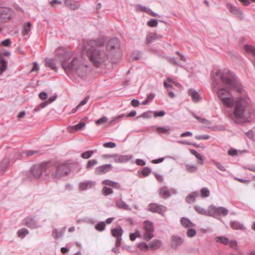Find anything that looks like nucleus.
Returning a JSON list of instances; mask_svg holds the SVG:
<instances>
[{
	"label": "nucleus",
	"mask_w": 255,
	"mask_h": 255,
	"mask_svg": "<svg viewBox=\"0 0 255 255\" xmlns=\"http://www.w3.org/2000/svg\"><path fill=\"white\" fill-rule=\"evenodd\" d=\"M216 75L222 83V87L217 90L218 97L225 107L232 108L234 106L235 101L233 99L230 91L235 90L241 93L243 91L242 87L236 76L230 71L219 70L216 72Z\"/></svg>",
	"instance_id": "1"
},
{
	"label": "nucleus",
	"mask_w": 255,
	"mask_h": 255,
	"mask_svg": "<svg viewBox=\"0 0 255 255\" xmlns=\"http://www.w3.org/2000/svg\"><path fill=\"white\" fill-rule=\"evenodd\" d=\"M55 53L66 73L75 75L80 78L86 75L88 65L84 63L81 58L71 57V53L66 52L62 47L57 48Z\"/></svg>",
	"instance_id": "2"
},
{
	"label": "nucleus",
	"mask_w": 255,
	"mask_h": 255,
	"mask_svg": "<svg viewBox=\"0 0 255 255\" xmlns=\"http://www.w3.org/2000/svg\"><path fill=\"white\" fill-rule=\"evenodd\" d=\"M105 39L99 38L95 40H90L87 42L88 46L91 48L87 49L86 55L93 65L99 67L101 64L106 61L108 58V54L99 48L104 45Z\"/></svg>",
	"instance_id": "3"
},
{
	"label": "nucleus",
	"mask_w": 255,
	"mask_h": 255,
	"mask_svg": "<svg viewBox=\"0 0 255 255\" xmlns=\"http://www.w3.org/2000/svg\"><path fill=\"white\" fill-rule=\"evenodd\" d=\"M250 100L248 97L239 98L235 101L233 116L236 123L246 121L250 118Z\"/></svg>",
	"instance_id": "4"
},
{
	"label": "nucleus",
	"mask_w": 255,
	"mask_h": 255,
	"mask_svg": "<svg viewBox=\"0 0 255 255\" xmlns=\"http://www.w3.org/2000/svg\"><path fill=\"white\" fill-rule=\"evenodd\" d=\"M54 167L51 162H44L40 164L35 165L31 169L32 174L35 178H38L41 175L48 176Z\"/></svg>",
	"instance_id": "5"
},
{
	"label": "nucleus",
	"mask_w": 255,
	"mask_h": 255,
	"mask_svg": "<svg viewBox=\"0 0 255 255\" xmlns=\"http://www.w3.org/2000/svg\"><path fill=\"white\" fill-rule=\"evenodd\" d=\"M70 171L69 165L67 163L59 164L56 167V170L52 172L51 175L53 178L59 179L64 175L68 174Z\"/></svg>",
	"instance_id": "6"
},
{
	"label": "nucleus",
	"mask_w": 255,
	"mask_h": 255,
	"mask_svg": "<svg viewBox=\"0 0 255 255\" xmlns=\"http://www.w3.org/2000/svg\"><path fill=\"white\" fill-rule=\"evenodd\" d=\"M143 229L145 232L143 235V238L144 240L149 241L154 237V228L152 223L148 220L145 221Z\"/></svg>",
	"instance_id": "7"
},
{
	"label": "nucleus",
	"mask_w": 255,
	"mask_h": 255,
	"mask_svg": "<svg viewBox=\"0 0 255 255\" xmlns=\"http://www.w3.org/2000/svg\"><path fill=\"white\" fill-rule=\"evenodd\" d=\"M210 216L218 218L221 214L223 216H226L229 213V211L226 208L223 207H217L214 205L210 206Z\"/></svg>",
	"instance_id": "8"
},
{
	"label": "nucleus",
	"mask_w": 255,
	"mask_h": 255,
	"mask_svg": "<svg viewBox=\"0 0 255 255\" xmlns=\"http://www.w3.org/2000/svg\"><path fill=\"white\" fill-rule=\"evenodd\" d=\"M184 242V237H180L177 235H172L170 238L171 248L176 250L179 247H181Z\"/></svg>",
	"instance_id": "9"
},
{
	"label": "nucleus",
	"mask_w": 255,
	"mask_h": 255,
	"mask_svg": "<svg viewBox=\"0 0 255 255\" xmlns=\"http://www.w3.org/2000/svg\"><path fill=\"white\" fill-rule=\"evenodd\" d=\"M177 190L173 188H169L167 186L161 187L159 190L160 196L164 199L169 198L171 195L175 194Z\"/></svg>",
	"instance_id": "10"
},
{
	"label": "nucleus",
	"mask_w": 255,
	"mask_h": 255,
	"mask_svg": "<svg viewBox=\"0 0 255 255\" xmlns=\"http://www.w3.org/2000/svg\"><path fill=\"white\" fill-rule=\"evenodd\" d=\"M148 210L153 213L162 214L166 211V207L163 205L150 203L148 205Z\"/></svg>",
	"instance_id": "11"
},
{
	"label": "nucleus",
	"mask_w": 255,
	"mask_h": 255,
	"mask_svg": "<svg viewBox=\"0 0 255 255\" xmlns=\"http://www.w3.org/2000/svg\"><path fill=\"white\" fill-rule=\"evenodd\" d=\"M11 10L6 7H0V21H5L11 17Z\"/></svg>",
	"instance_id": "12"
},
{
	"label": "nucleus",
	"mask_w": 255,
	"mask_h": 255,
	"mask_svg": "<svg viewBox=\"0 0 255 255\" xmlns=\"http://www.w3.org/2000/svg\"><path fill=\"white\" fill-rule=\"evenodd\" d=\"M23 224L30 229H35L41 227L33 218L28 217L23 221Z\"/></svg>",
	"instance_id": "13"
},
{
	"label": "nucleus",
	"mask_w": 255,
	"mask_h": 255,
	"mask_svg": "<svg viewBox=\"0 0 255 255\" xmlns=\"http://www.w3.org/2000/svg\"><path fill=\"white\" fill-rule=\"evenodd\" d=\"M120 46L119 39L117 37H114L109 40L106 45V49L108 51H111L115 49H119Z\"/></svg>",
	"instance_id": "14"
},
{
	"label": "nucleus",
	"mask_w": 255,
	"mask_h": 255,
	"mask_svg": "<svg viewBox=\"0 0 255 255\" xmlns=\"http://www.w3.org/2000/svg\"><path fill=\"white\" fill-rule=\"evenodd\" d=\"M132 157L131 155H120L119 154H114V160L116 163H123L129 161Z\"/></svg>",
	"instance_id": "15"
},
{
	"label": "nucleus",
	"mask_w": 255,
	"mask_h": 255,
	"mask_svg": "<svg viewBox=\"0 0 255 255\" xmlns=\"http://www.w3.org/2000/svg\"><path fill=\"white\" fill-rule=\"evenodd\" d=\"M113 166L111 164H104L97 167L95 169L96 174L106 173L112 169Z\"/></svg>",
	"instance_id": "16"
},
{
	"label": "nucleus",
	"mask_w": 255,
	"mask_h": 255,
	"mask_svg": "<svg viewBox=\"0 0 255 255\" xmlns=\"http://www.w3.org/2000/svg\"><path fill=\"white\" fill-rule=\"evenodd\" d=\"M57 98L56 95L53 96L49 98L48 101H46L44 102L41 103L38 106H37L35 107L34 111L36 112H39L41 109L44 108L46 106H47L49 104L52 103L54 102Z\"/></svg>",
	"instance_id": "17"
},
{
	"label": "nucleus",
	"mask_w": 255,
	"mask_h": 255,
	"mask_svg": "<svg viewBox=\"0 0 255 255\" xmlns=\"http://www.w3.org/2000/svg\"><path fill=\"white\" fill-rule=\"evenodd\" d=\"M227 6L230 12L236 15L241 18H243L244 17L243 13L238 8L229 3L227 4Z\"/></svg>",
	"instance_id": "18"
},
{
	"label": "nucleus",
	"mask_w": 255,
	"mask_h": 255,
	"mask_svg": "<svg viewBox=\"0 0 255 255\" xmlns=\"http://www.w3.org/2000/svg\"><path fill=\"white\" fill-rule=\"evenodd\" d=\"M95 185V182L92 181H87L81 182L79 184V189L80 190H86L92 188Z\"/></svg>",
	"instance_id": "19"
},
{
	"label": "nucleus",
	"mask_w": 255,
	"mask_h": 255,
	"mask_svg": "<svg viewBox=\"0 0 255 255\" xmlns=\"http://www.w3.org/2000/svg\"><path fill=\"white\" fill-rule=\"evenodd\" d=\"M180 223L184 228H190L195 226V224L192 223L188 218L182 217L180 220Z\"/></svg>",
	"instance_id": "20"
},
{
	"label": "nucleus",
	"mask_w": 255,
	"mask_h": 255,
	"mask_svg": "<svg viewBox=\"0 0 255 255\" xmlns=\"http://www.w3.org/2000/svg\"><path fill=\"white\" fill-rule=\"evenodd\" d=\"M102 184L111 186L117 189H120L121 188V185L119 183L109 179H106L103 181Z\"/></svg>",
	"instance_id": "21"
},
{
	"label": "nucleus",
	"mask_w": 255,
	"mask_h": 255,
	"mask_svg": "<svg viewBox=\"0 0 255 255\" xmlns=\"http://www.w3.org/2000/svg\"><path fill=\"white\" fill-rule=\"evenodd\" d=\"M161 246V241L159 240H153L149 243V249L152 250H156L160 248Z\"/></svg>",
	"instance_id": "22"
},
{
	"label": "nucleus",
	"mask_w": 255,
	"mask_h": 255,
	"mask_svg": "<svg viewBox=\"0 0 255 255\" xmlns=\"http://www.w3.org/2000/svg\"><path fill=\"white\" fill-rule=\"evenodd\" d=\"M188 94L191 97L192 100L194 102H197L201 99L199 93L192 89H190L188 90Z\"/></svg>",
	"instance_id": "23"
},
{
	"label": "nucleus",
	"mask_w": 255,
	"mask_h": 255,
	"mask_svg": "<svg viewBox=\"0 0 255 255\" xmlns=\"http://www.w3.org/2000/svg\"><path fill=\"white\" fill-rule=\"evenodd\" d=\"M9 159L7 158H4L0 163V173L4 172L8 168L9 164Z\"/></svg>",
	"instance_id": "24"
},
{
	"label": "nucleus",
	"mask_w": 255,
	"mask_h": 255,
	"mask_svg": "<svg viewBox=\"0 0 255 255\" xmlns=\"http://www.w3.org/2000/svg\"><path fill=\"white\" fill-rule=\"evenodd\" d=\"M113 236L116 238H121L123 233V230L121 226H118L111 230Z\"/></svg>",
	"instance_id": "25"
},
{
	"label": "nucleus",
	"mask_w": 255,
	"mask_h": 255,
	"mask_svg": "<svg viewBox=\"0 0 255 255\" xmlns=\"http://www.w3.org/2000/svg\"><path fill=\"white\" fill-rule=\"evenodd\" d=\"M45 66L50 68L52 70L57 71L58 68L56 66L55 60L52 59H46L45 62Z\"/></svg>",
	"instance_id": "26"
},
{
	"label": "nucleus",
	"mask_w": 255,
	"mask_h": 255,
	"mask_svg": "<svg viewBox=\"0 0 255 255\" xmlns=\"http://www.w3.org/2000/svg\"><path fill=\"white\" fill-rule=\"evenodd\" d=\"M116 205L117 207L120 209H124L126 210H130L131 208L129 207V205L127 204L122 199L116 201Z\"/></svg>",
	"instance_id": "27"
},
{
	"label": "nucleus",
	"mask_w": 255,
	"mask_h": 255,
	"mask_svg": "<svg viewBox=\"0 0 255 255\" xmlns=\"http://www.w3.org/2000/svg\"><path fill=\"white\" fill-rule=\"evenodd\" d=\"M199 195L198 192H193L189 194L185 198V201L188 203L191 204L195 201V198Z\"/></svg>",
	"instance_id": "28"
},
{
	"label": "nucleus",
	"mask_w": 255,
	"mask_h": 255,
	"mask_svg": "<svg viewBox=\"0 0 255 255\" xmlns=\"http://www.w3.org/2000/svg\"><path fill=\"white\" fill-rule=\"evenodd\" d=\"M85 126V124L84 123H79L78 124L68 127V130L71 132H74L75 131H77L79 129L83 128Z\"/></svg>",
	"instance_id": "29"
},
{
	"label": "nucleus",
	"mask_w": 255,
	"mask_h": 255,
	"mask_svg": "<svg viewBox=\"0 0 255 255\" xmlns=\"http://www.w3.org/2000/svg\"><path fill=\"white\" fill-rule=\"evenodd\" d=\"M194 209L197 213H198L200 214L206 216H210V207L209 208V210L208 211H206L204 208L199 206H195L194 207Z\"/></svg>",
	"instance_id": "30"
},
{
	"label": "nucleus",
	"mask_w": 255,
	"mask_h": 255,
	"mask_svg": "<svg viewBox=\"0 0 255 255\" xmlns=\"http://www.w3.org/2000/svg\"><path fill=\"white\" fill-rule=\"evenodd\" d=\"M215 241L217 243H221L224 245H228L229 243V240L224 236H218L215 238Z\"/></svg>",
	"instance_id": "31"
},
{
	"label": "nucleus",
	"mask_w": 255,
	"mask_h": 255,
	"mask_svg": "<svg viewBox=\"0 0 255 255\" xmlns=\"http://www.w3.org/2000/svg\"><path fill=\"white\" fill-rule=\"evenodd\" d=\"M245 50L248 54L255 56V47L251 45H246Z\"/></svg>",
	"instance_id": "32"
},
{
	"label": "nucleus",
	"mask_w": 255,
	"mask_h": 255,
	"mask_svg": "<svg viewBox=\"0 0 255 255\" xmlns=\"http://www.w3.org/2000/svg\"><path fill=\"white\" fill-rule=\"evenodd\" d=\"M64 3L66 5L69 7L70 8L76 10L79 8V5L73 2L71 0H65Z\"/></svg>",
	"instance_id": "33"
},
{
	"label": "nucleus",
	"mask_w": 255,
	"mask_h": 255,
	"mask_svg": "<svg viewBox=\"0 0 255 255\" xmlns=\"http://www.w3.org/2000/svg\"><path fill=\"white\" fill-rule=\"evenodd\" d=\"M156 130L159 133L169 134L170 128L168 126L158 127Z\"/></svg>",
	"instance_id": "34"
},
{
	"label": "nucleus",
	"mask_w": 255,
	"mask_h": 255,
	"mask_svg": "<svg viewBox=\"0 0 255 255\" xmlns=\"http://www.w3.org/2000/svg\"><path fill=\"white\" fill-rule=\"evenodd\" d=\"M135 9L137 11H143L147 13H150V11H151V10L149 8L140 4L135 5Z\"/></svg>",
	"instance_id": "35"
},
{
	"label": "nucleus",
	"mask_w": 255,
	"mask_h": 255,
	"mask_svg": "<svg viewBox=\"0 0 255 255\" xmlns=\"http://www.w3.org/2000/svg\"><path fill=\"white\" fill-rule=\"evenodd\" d=\"M7 68V62L3 59L0 60V73L2 74Z\"/></svg>",
	"instance_id": "36"
},
{
	"label": "nucleus",
	"mask_w": 255,
	"mask_h": 255,
	"mask_svg": "<svg viewBox=\"0 0 255 255\" xmlns=\"http://www.w3.org/2000/svg\"><path fill=\"white\" fill-rule=\"evenodd\" d=\"M185 169L187 171L190 173L196 172L197 170V167L195 165L186 164L185 165Z\"/></svg>",
	"instance_id": "37"
},
{
	"label": "nucleus",
	"mask_w": 255,
	"mask_h": 255,
	"mask_svg": "<svg viewBox=\"0 0 255 255\" xmlns=\"http://www.w3.org/2000/svg\"><path fill=\"white\" fill-rule=\"evenodd\" d=\"M28 233L29 231L26 228L21 229L17 231L18 236L21 238H24Z\"/></svg>",
	"instance_id": "38"
},
{
	"label": "nucleus",
	"mask_w": 255,
	"mask_h": 255,
	"mask_svg": "<svg viewBox=\"0 0 255 255\" xmlns=\"http://www.w3.org/2000/svg\"><path fill=\"white\" fill-rule=\"evenodd\" d=\"M98 161L96 159H92L88 161L86 164V168L88 170L92 169L94 166L97 165Z\"/></svg>",
	"instance_id": "39"
},
{
	"label": "nucleus",
	"mask_w": 255,
	"mask_h": 255,
	"mask_svg": "<svg viewBox=\"0 0 255 255\" xmlns=\"http://www.w3.org/2000/svg\"><path fill=\"white\" fill-rule=\"evenodd\" d=\"M95 152L94 150H88L83 152L81 154V157L83 159H88L91 157L92 154Z\"/></svg>",
	"instance_id": "40"
},
{
	"label": "nucleus",
	"mask_w": 255,
	"mask_h": 255,
	"mask_svg": "<svg viewBox=\"0 0 255 255\" xmlns=\"http://www.w3.org/2000/svg\"><path fill=\"white\" fill-rule=\"evenodd\" d=\"M31 24L30 22H28L23 28L22 33L23 35H25L28 34L29 32L31 30Z\"/></svg>",
	"instance_id": "41"
},
{
	"label": "nucleus",
	"mask_w": 255,
	"mask_h": 255,
	"mask_svg": "<svg viewBox=\"0 0 255 255\" xmlns=\"http://www.w3.org/2000/svg\"><path fill=\"white\" fill-rule=\"evenodd\" d=\"M138 248L141 251H147L149 249V244L147 245L145 242L140 243L138 245Z\"/></svg>",
	"instance_id": "42"
},
{
	"label": "nucleus",
	"mask_w": 255,
	"mask_h": 255,
	"mask_svg": "<svg viewBox=\"0 0 255 255\" xmlns=\"http://www.w3.org/2000/svg\"><path fill=\"white\" fill-rule=\"evenodd\" d=\"M103 194L105 196H108L113 193V190L112 188L104 186L102 189Z\"/></svg>",
	"instance_id": "43"
},
{
	"label": "nucleus",
	"mask_w": 255,
	"mask_h": 255,
	"mask_svg": "<svg viewBox=\"0 0 255 255\" xmlns=\"http://www.w3.org/2000/svg\"><path fill=\"white\" fill-rule=\"evenodd\" d=\"M230 226L232 228L235 230H238L242 228V225L237 221H232L230 223Z\"/></svg>",
	"instance_id": "44"
},
{
	"label": "nucleus",
	"mask_w": 255,
	"mask_h": 255,
	"mask_svg": "<svg viewBox=\"0 0 255 255\" xmlns=\"http://www.w3.org/2000/svg\"><path fill=\"white\" fill-rule=\"evenodd\" d=\"M197 234L196 231L192 228H189L187 230L186 235L189 238H192L194 237Z\"/></svg>",
	"instance_id": "45"
},
{
	"label": "nucleus",
	"mask_w": 255,
	"mask_h": 255,
	"mask_svg": "<svg viewBox=\"0 0 255 255\" xmlns=\"http://www.w3.org/2000/svg\"><path fill=\"white\" fill-rule=\"evenodd\" d=\"M210 195V191L207 188H203L201 190V196L203 198L208 197Z\"/></svg>",
	"instance_id": "46"
},
{
	"label": "nucleus",
	"mask_w": 255,
	"mask_h": 255,
	"mask_svg": "<svg viewBox=\"0 0 255 255\" xmlns=\"http://www.w3.org/2000/svg\"><path fill=\"white\" fill-rule=\"evenodd\" d=\"M97 230L102 232L105 230V224L104 222H101L97 224L95 226Z\"/></svg>",
	"instance_id": "47"
},
{
	"label": "nucleus",
	"mask_w": 255,
	"mask_h": 255,
	"mask_svg": "<svg viewBox=\"0 0 255 255\" xmlns=\"http://www.w3.org/2000/svg\"><path fill=\"white\" fill-rule=\"evenodd\" d=\"M151 113L152 111H148L142 113L140 116H139L137 117V118H142L144 119H149L151 117Z\"/></svg>",
	"instance_id": "48"
},
{
	"label": "nucleus",
	"mask_w": 255,
	"mask_h": 255,
	"mask_svg": "<svg viewBox=\"0 0 255 255\" xmlns=\"http://www.w3.org/2000/svg\"><path fill=\"white\" fill-rule=\"evenodd\" d=\"M162 37V36L160 35H157L156 34H153L151 36H148L147 37V39L148 42H151L152 41L155 40L156 39H160Z\"/></svg>",
	"instance_id": "49"
},
{
	"label": "nucleus",
	"mask_w": 255,
	"mask_h": 255,
	"mask_svg": "<svg viewBox=\"0 0 255 255\" xmlns=\"http://www.w3.org/2000/svg\"><path fill=\"white\" fill-rule=\"evenodd\" d=\"M212 162L221 171H225L226 170L225 167L220 163L216 162L214 160H212Z\"/></svg>",
	"instance_id": "50"
},
{
	"label": "nucleus",
	"mask_w": 255,
	"mask_h": 255,
	"mask_svg": "<svg viewBox=\"0 0 255 255\" xmlns=\"http://www.w3.org/2000/svg\"><path fill=\"white\" fill-rule=\"evenodd\" d=\"M151 169L147 167H145L143 168L142 170L141 171V174L143 175V176L146 177L149 175V174L151 173Z\"/></svg>",
	"instance_id": "51"
},
{
	"label": "nucleus",
	"mask_w": 255,
	"mask_h": 255,
	"mask_svg": "<svg viewBox=\"0 0 255 255\" xmlns=\"http://www.w3.org/2000/svg\"><path fill=\"white\" fill-rule=\"evenodd\" d=\"M107 121H108V118L104 116V117H102L101 118L97 120L96 122V124L98 126H100V125H102V124L106 123Z\"/></svg>",
	"instance_id": "52"
},
{
	"label": "nucleus",
	"mask_w": 255,
	"mask_h": 255,
	"mask_svg": "<svg viewBox=\"0 0 255 255\" xmlns=\"http://www.w3.org/2000/svg\"><path fill=\"white\" fill-rule=\"evenodd\" d=\"M104 147L106 148H114L116 146V144L113 142H105L103 144Z\"/></svg>",
	"instance_id": "53"
},
{
	"label": "nucleus",
	"mask_w": 255,
	"mask_h": 255,
	"mask_svg": "<svg viewBox=\"0 0 255 255\" xmlns=\"http://www.w3.org/2000/svg\"><path fill=\"white\" fill-rule=\"evenodd\" d=\"M157 24V21L156 19H152L151 20L147 22V25L150 27H155Z\"/></svg>",
	"instance_id": "54"
},
{
	"label": "nucleus",
	"mask_w": 255,
	"mask_h": 255,
	"mask_svg": "<svg viewBox=\"0 0 255 255\" xmlns=\"http://www.w3.org/2000/svg\"><path fill=\"white\" fill-rule=\"evenodd\" d=\"M195 138L197 140L208 139L210 138V136L207 134L200 135L195 136Z\"/></svg>",
	"instance_id": "55"
},
{
	"label": "nucleus",
	"mask_w": 255,
	"mask_h": 255,
	"mask_svg": "<svg viewBox=\"0 0 255 255\" xmlns=\"http://www.w3.org/2000/svg\"><path fill=\"white\" fill-rule=\"evenodd\" d=\"M228 154L234 156L238 154L237 150L234 148H231L228 150Z\"/></svg>",
	"instance_id": "56"
},
{
	"label": "nucleus",
	"mask_w": 255,
	"mask_h": 255,
	"mask_svg": "<svg viewBox=\"0 0 255 255\" xmlns=\"http://www.w3.org/2000/svg\"><path fill=\"white\" fill-rule=\"evenodd\" d=\"M1 43L4 46L8 47L11 45V41L10 39L7 38L1 41Z\"/></svg>",
	"instance_id": "57"
},
{
	"label": "nucleus",
	"mask_w": 255,
	"mask_h": 255,
	"mask_svg": "<svg viewBox=\"0 0 255 255\" xmlns=\"http://www.w3.org/2000/svg\"><path fill=\"white\" fill-rule=\"evenodd\" d=\"M165 113L163 111H160L158 112H154V117L155 118L157 117H163L165 115Z\"/></svg>",
	"instance_id": "58"
},
{
	"label": "nucleus",
	"mask_w": 255,
	"mask_h": 255,
	"mask_svg": "<svg viewBox=\"0 0 255 255\" xmlns=\"http://www.w3.org/2000/svg\"><path fill=\"white\" fill-rule=\"evenodd\" d=\"M39 97L40 99L45 100L47 98V94L46 92H42L39 93Z\"/></svg>",
	"instance_id": "59"
},
{
	"label": "nucleus",
	"mask_w": 255,
	"mask_h": 255,
	"mask_svg": "<svg viewBox=\"0 0 255 255\" xmlns=\"http://www.w3.org/2000/svg\"><path fill=\"white\" fill-rule=\"evenodd\" d=\"M135 163L138 165L143 166L145 165V161L143 159H137L135 160Z\"/></svg>",
	"instance_id": "60"
},
{
	"label": "nucleus",
	"mask_w": 255,
	"mask_h": 255,
	"mask_svg": "<svg viewBox=\"0 0 255 255\" xmlns=\"http://www.w3.org/2000/svg\"><path fill=\"white\" fill-rule=\"evenodd\" d=\"M89 99V97L88 96L87 97H86L82 101H81L80 102V103L79 104V105H78L79 106V107H80V106H83L84 105H85L87 102L88 101Z\"/></svg>",
	"instance_id": "61"
},
{
	"label": "nucleus",
	"mask_w": 255,
	"mask_h": 255,
	"mask_svg": "<svg viewBox=\"0 0 255 255\" xmlns=\"http://www.w3.org/2000/svg\"><path fill=\"white\" fill-rule=\"evenodd\" d=\"M38 151L37 150H29L24 152V153L26 154L27 156H30L34 155L35 153H37Z\"/></svg>",
	"instance_id": "62"
},
{
	"label": "nucleus",
	"mask_w": 255,
	"mask_h": 255,
	"mask_svg": "<svg viewBox=\"0 0 255 255\" xmlns=\"http://www.w3.org/2000/svg\"><path fill=\"white\" fill-rule=\"evenodd\" d=\"M131 105L134 107H137L139 105V101L136 99H133L131 101Z\"/></svg>",
	"instance_id": "63"
},
{
	"label": "nucleus",
	"mask_w": 255,
	"mask_h": 255,
	"mask_svg": "<svg viewBox=\"0 0 255 255\" xmlns=\"http://www.w3.org/2000/svg\"><path fill=\"white\" fill-rule=\"evenodd\" d=\"M168 61L169 63H172L173 65H178V63L177 62V61L175 60V59L174 58V57L169 58L168 59Z\"/></svg>",
	"instance_id": "64"
}]
</instances>
